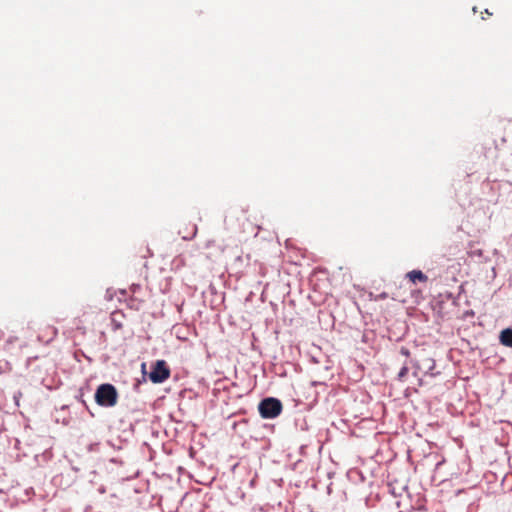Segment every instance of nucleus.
Listing matches in <instances>:
<instances>
[{"instance_id": "nucleus-9", "label": "nucleus", "mask_w": 512, "mask_h": 512, "mask_svg": "<svg viewBox=\"0 0 512 512\" xmlns=\"http://www.w3.org/2000/svg\"><path fill=\"white\" fill-rule=\"evenodd\" d=\"M401 354L408 357L410 355V352L407 348L405 347H402L401 350H400Z\"/></svg>"}, {"instance_id": "nucleus-3", "label": "nucleus", "mask_w": 512, "mask_h": 512, "mask_svg": "<svg viewBox=\"0 0 512 512\" xmlns=\"http://www.w3.org/2000/svg\"><path fill=\"white\" fill-rule=\"evenodd\" d=\"M170 377V369L164 360L156 361L149 374V378L153 383H162Z\"/></svg>"}, {"instance_id": "nucleus-7", "label": "nucleus", "mask_w": 512, "mask_h": 512, "mask_svg": "<svg viewBox=\"0 0 512 512\" xmlns=\"http://www.w3.org/2000/svg\"><path fill=\"white\" fill-rule=\"evenodd\" d=\"M205 249H207V250L214 249L216 252L221 251L220 247L216 244L215 240H208L205 243Z\"/></svg>"}, {"instance_id": "nucleus-13", "label": "nucleus", "mask_w": 512, "mask_h": 512, "mask_svg": "<svg viewBox=\"0 0 512 512\" xmlns=\"http://www.w3.org/2000/svg\"><path fill=\"white\" fill-rule=\"evenodd\" d=\"M485 15H491V13L488 10H485Z\"/></svg>"}, {"instance_id": "nucleus-11", "label": "nucleus", "mask_w": 512, "mask_h": 512, "mask_svg": "<svg viewBox=\"0 0 512 512\" xmlns=\"http://www.w3.org/2000/svg\"><path fill=\"white\" fill-rule=\"evenodd\" d=\"M49 330H50L51 338H53V337L56 335L57 331H56V329H55V328H53V327L49 328Z\"/></svg>"}, {"instance_id": "nucleus-2", "label": "nucleus", "mask_w": 512, "mask_h": 512, "mask_svg": "<svg viewBox=\"0 0 512 512\" xmlns=\"http://www.w3.org/2000/svg\"><path fill=\"white\" fill-rule=\"evenodd\" d=\"M282 411V403L275 398H266L259 404V413L263 418L277 417Z\"/></svg>"}, {"instance_id": "nucleus-5", "label": "nucleus", "mask_w": 512, "mask_h": 512, "mask_svg": "<svg viewBox=\"0 0 512 512\" xmlns=\"http://www.w3.org/2000/svg\"><path fill=\"white\" fill-rule=\"evenodd\" d=\"M500 343L506 347L512 348V329L507 328L501 331Z\"/></svg>"}, {"instance_id": "nucleus-4", "label": "nucleus", "mask_w": 512, "mask_h": 512, "mask_svg": "<svg viewBox=\"0 0 512 512\" xmlns=\"http://www.w3.org/2000/svg\"><path fill=\"white\" fill-rule=\"evenodd\" d=\"M406 277L412 284L417 282H427L428 277L420 270H412L406 274Z\"/></svg>"}, {"instance_id": "nucleus-12", "label": "nucleus", "mask_w": 512, "mask_h": 512, "mask_svg": "<svg viewBox=\"0 0 512 512\" xmlns=\"http://www.w3.org/2000/svg\"><path fill=\"white\" fill-rule=\"evenodd\" d=\"M115 326H116V328H117V329L122 328V325H121V324H119V323H116V325H115Z\"/></svg>"}, {"instance_id": "nucleus-1", "label": "nucleus", "mask_w": 512, "mask_h": 512, "mask_svg": "<svg viewBox=\"0 0 512 512\" xmlns=\"http://www.w3.org/2000/svg\"><path fill=\"white\" fill-rule=\"evenodd\" d=\"M95 401L103 407H113L118 402L117 389L109 383L101 384L95 392Z\"/></svg>"}, {"instance_id": "nucleus-10", "label": "nucleus", "mask_w": 512, "mask_h": 512, "mask_svg": "<svg viewBox=\"0 0 512 512\" xmlns=\"http://www.w3.org/2000/svg\"><path fill=\"white\" fill-rule=\"evenodd\" d=\"M204 256L206 259L211 260L214 256V254L212 252H207V253H204Z\"/></svg>"}, {"instance_id": "nucleus-8", "label": "nucleus", "mask_w": 512, "mask_h": 512, "mask_svg": "<svg viewBox=\"0 0 512 512\" xmlns=\"http://www.w3.org/2000/svg\"><path fill=\"white\" fill-rule=\"evenodd\" d=\"M408 371H409L408 367L403 366L398 373V376H397L398 380L403 381L405 379V377L407 376Z\"/></svg>"}, {"instance_id": "nucleus-6", "label": "nucleus", "mask_w": 512, "mask_h": 512, "mask_svg": "<svg viewBox=\"0 0 512 512\" xmlns=\"http://www.w3.org/2000/svg\"><path fill=\"white\" fill-rule=\"evenodd\" d=\"M460 252H461V249L458 244L450 245L445 249V252L443 253V257H446L447 255L457 256Z\"/></svg>"}]
</instances>
